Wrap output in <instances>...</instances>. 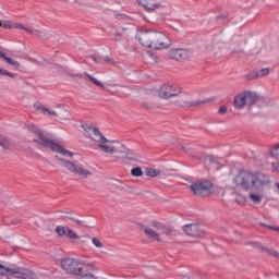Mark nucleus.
<instances>
[{"mask_svg": "<svg viewBox=\"0 0 279 279\" xmlns=\"http://www.w3.org/2000/svg\"><path fill=\"white\" fill-rule=\"evenodd\" d=\"M234 182L243 191L254 189L258 193H265L271 186V177L263 172L242 171L234 178Z\"/></svg>", "mask_w": 279, "mask_h": 279, "instance_id": "1", "label": "nucleus"}, {"mask_svg": "<svg viewBox=\"0 0 279 279\" xmlns=\"http://www.w3.org/2000/svg\"><path fill=\"white\" fill-rule=\"evenodd\" d=\"M136 40L147 49L160 51L161 49H169L171 39L165 33L154 29L140 31L136 34Z\"/></svg>", "mask_w": 279, "mask_h": 279, "instance_id": "2", "label": "nucleus"}, {"mask_svg": "<svg viewBox=\"0 0 279 279\" xmlns=\"http://www.w3.org/2000/svg\"><path fill=\"white\" fill-rule=\"evenodd\" d=\"M27 128L31 132L37 134L38 140H34L33 143H36L37 145H39V147H45V149H50V151L61 154V156L73 158V153H71V150L64 149L58 142L51 140V137H49V134L40 131L38 128H36V125L28 124Z\"/></svg>", "mask_w": 279, "mask_h": 279, "instance_id": "3", "label": "nucleus"}, {"mask_svg": "<svg viewBox=\"0 0 279 279\" xmlns=\"http://www.w3.org/2000/svg\"><path fill=\"white\" fill-rule=\"evenodd\" d=\"M82 128L86 132L87 136H89L92 141H94V143H98V149H101L102 151H105V154H119L118 147L106 145V143H108V140L102 136L99 129L88 124H83Z\"/></svg>", "mask_w": 279, "mask_h": 279, "instance_id": "4", "label": "nucleus"}, {"mask_svg": "<svg viewBox=\"0 0 279 279\" xmlns=\"http://www.w3.org/2000/svg\"><path fill=\"white\" fill-rule=\"evenodd\" d=\"M56 158L59 162H61L64 169H66L70 173H73L74 175H78V178H83L84 180H86V178H90V175H93V172L90 170L84 168V166L80 163H75L71 160H66L58 156H56Z\"/></svg>", "mask_w": 279, "mask_h": 279, "instance_id": "5", "label": "nucleus"}, {"mask_svg": "<svg viewBox=\"0 0 279 279\" xmlns=\"http://www.w3.org/2000/svg\"><path fill=\"white\" fill-rule=\"evenodd\" d=\"M0 276H14L17 279H27L33 276V271L27 268L19 267L14 264H0Z\"/></svg>", "mask_w": 279, "mask_h": 279, "instance_id": "6", "label": "nucleus"}, {"mask_svg": "<svg viewBox=\"0 0 279 279\" xmlns=\"http://www.w3.org/2000/svg\"><path fill=\"white\" fill-rule=\"evenodd\" d=\"M181 94L182 87L171 83H163L157 90L159 99H171V97H178Z\"/></svg>", "mask_w": 279, "mask_h": 279, "instance_id": "7", "label": "nucleus"}, {"mask_svg": "<svg viewBox=\"0 0 279 279\" xmlns=\"http://www.w3.org/2000/svg\"><path fill=\"white\" fill-rule=\"evenodd\" d=\"M190 190L197 197H206L207 195H210V181H196L190 185Z\"/></svg>", "mask_w": 279, "mask_h": 279, "instance_id": "8", "label": "nucleus"}, {"mask_svg": "<svg viewBox=\"0 0 279 279\" xmlns=\"http://www.w3.org/2000/svg\"><path fill=\"white\" fill-rule=\"evenodd\" d=\"M168 58H170V60H175L177 62H186L193 58V52L192 50L184 48H171L168 51Z\"/></svg>", "mask_w": 279, "mask_h": 279, "instance_id": "9", "label": "nucleus"}, {"mask_svg": "<svg viewBox=\"0 0 279 279\" xmlns=\"http://www.w3.org/2000/svg\"><path fill=\"white\" fill-rule=\"evenodd\" d=\"M182 230L184 234H186L187 236H193V238L206 236V230L202 225H197V223L184 225L182 227Z\"/></svg>", "mask_w": 279, "mask_h": 279, "instance_id": "10", "label": "nucleus"}, {"mask_svg": "<svg viewBox=\"0 0 279 279\" xmlns=\"http://www.w3.org/2000/svg\"><path fill=\"white\" fill-rule=\"evenodd\" d=\"M140 230L144 232L146 239H149L150 241H157L158 243H160V233L156 232L150 227L140 225Z\"/></svg>", "mask_w": 279, "mask_h": 279, "instance_id": "11", "label": "nucleus"}, {"mask_svg": "<svg viewBox=\"0 0 279 279\" xmlns=\"http://www.w3.org/2000/svg\"><path fill=\"white\" fill-rule=\"evenodd\" d=\"M136 2L147 12H156L160 8V3L157 0H136Z\"/></svg>", "mask_w": 279, "mask_h": 279, "instance_id": "12", "label": "nucleus"}, {"mask_svg": "<svg viewBox=\"0 0 279 279\" xmlns=\"http://www.w3.org/2000/svg\"><path fill=\"white\" fill-rule=\"evenodd\" d=\"M37 110H40L43 114H51L52 117H60L62 121H66L69 119L70 113L66 111V109H63L59 112V114L50 109H47L45 107H37Z\"/></svg>", "mask_w": 279, "mask_h": 279, "instance_id": "13", "label": "nucleus"}, {"mask_svg": "<svg viewBox=\"0 0 279 279\" xmlns=\"http://www.w3.org/2000/svg\"><path fill=\"white\" fill-rule=\"evenodd\" d=\"M150 226L156 228V230H161L162 234H166V236H171V234H173V227H169L158 220H153Z\"/></svg>", "mask_w": 279, "mask_h": 279, "instance_id": "14", "label": "nucleus"}, {"mask_svg": "<svg viewBox=\"0 0 279 279\" xmlns=\"http://www.w3.org/2000/svg\"><path fill=\"white\" fill-rule=\"evenodd\" d=\"M233 106L236 110H243L244 106H247V101L245 99V92L238 94L233 99Z\"/></svg>", "mask_w": 279, "mask_h": 279, "instance_id": "15", "label": "nucleus"}, {"mask_svg": "<svg viewBox=\"0 0 279 279\" xmlns=\"http://www.w3.org/2000/svg\"><path fill=\"white\" fill-rule=\"evenodd\" d=\"M203 104H206V100L189 101V100L181 99L178 101V105L181 108H199V106H203Z\"/></svg>", "mask_w": 279, "mask_h": 279, "instance_id": "16", "label": "nucleus"}, {"mask_svg": "<svg viewBox=\"0 0 279 279\" xmlns=\"http://www.w3.org/2000/svg\"><path fill=\"white\" fill-rule=\"evenodd\" d=\"M244 97L246 99V106H254V104H256V101L260 99V96H258L256 92H252V90H245Z\"/></svg>", "mask_w": 279, "mask_h": 279, "instance_id": "17", "label": "nucleus"}, {"mask_svg": "<svg viewBox=\"0 0 279 279\" xmlns=\"http://www.w3.org/2000/svg\"><path fill=\"white\" fill-rule=\"evenodd\" d=\"M0 60H3V62H7V64H10L11 66H14V69H21V63L16 60H13L12 58L5 56V52L0 50Z\"/></svg>", "mask_w": 279, "mask_h": 279, "instance_id": "18", "label": "nucleus"}, {"mask_svg": "<svg viewBox=\"0 0 279 279\" xmlns=\"http://www.w3.org/2000/svg\"><path fill=\"white\" fill-rule=\"evenodd\" d=\"M264 197L265 195H263V192H258V191L252 192L251 194H248V199L253 204H262Z\"/></svg>", "mask_w": 279, "mask_h": 279, "instance_id": "19", "label": "nucleus"}, {"mask_svg": "<svg viewBox=\"0 0 279 279\" xmlns=\"http://www.w3.org/2000/svg\"><path fill=\"white\" fill-rule=\"evenodd\" d=\"M223 159L217 157V156H211L210 158V165H211V169H214V171H219V169H221V167H223Z\"/></svg>", "mask_w": 279, "mask_h": 279, "instance_id": "20", "label": "nucleus"}, {"mask_svg": "<svg viewBox=\"0 0 279 279\" xmlns=\"http://www.w3.org/2000/svg\"><path fill=\"white\" fill-rule=\"evenodd\" d=\"M118 154H121V158H126V160H138V157L136 156V154H134L132 150L130 149H123V150H119Z\"/></svg>", "mask_w": 279, "mask_h": 279, "instance_id": "21", "label": "nucleus"}, {"mask_svg": "<svg viewBox=\"0 0 279 279\" xmlns=\"http://www.w3.org/2000/svg\"><path fill=\"white\" fill-rule=\"evenodd\" d=\"M270 70L269 68H264L259 71H254L253 73H251L253 80H258V77H267V75H269Z\"/></svg>", "mask_w": 279, "mask_h": 279, "instance_id": "22", "label": "nucleus"}, {"mask_svg": "<svg viewBox=\"0 0 279 279\" xmlns=\"http://www.w3.org/2000/svg\"><path fill=\"white\" fill-rule=\"evenodd\" d=\"M268 156H270V158L279 160V144H276L272 147H270V149L268 150Z\"/></svg>", "mask_w": 279, "mask_h": 279, "instance_id": "23", "label": "nucleus"}, {"mask_svg": "<svg viewBox=\"0 0 279 279\" xmlns=\"http://www.w3.org/2000/svg\"><path fill=\"white\" fill-rule=\"evenodd\" d=\"M262 252H264L268 256H272L274 258H278L279 259L278 251H276V250H274L271 247L264 246V251H262Z\"/></svg>", "mask_w": 279, "mask_h": 279, "instance_id": "24", "label": "nucleus"}, {"mask_svg": "<svg viewBox=\"0 0 279 279\" xmlns=\"http://www.w3.org/2000/svg\"><path fill=\"white\" fill-rule=\"evenodd\" d=\"M0 75L5 76L7 77H11L12 80H16L19 77V74L14 73V72H10L8 70H3V68L0 66Z\"/></svg>", "mask_w": 279, "mask_h": 279, "instance_id": "25", "label": "nucleus"}, {"mask_svg": "<svg viewBox=\"0 0 279 279\" xmlns=\"http://www.w3.org/2000/svg\"><path fill=\"white\" fill-rule=\"evenodd\" d=\"M85 75L86 77H88V80H90V82H93V84H95V86H99L100 88H102V90H106V86H104V84L100 81H97V78H95L93 75L86 72Z\"/></svg>", "mask_w": 279, "mask_h": 279, "instance_id": "26", "label": "nucleus"}, {"mask_svg": "<svg viewBox=\"0 0 279 279\" xmlns=\"http://www.w3.org/2000/svg\"><path fill=\"white\" fill-rule=\"evenodd\" d=\"M69 227L58 226L56 232L59 236H68Z\"/></svg>", "mask_w": 279, "mask_h": 279, "instance_id": "27", "label": "nucleus"}, {"mask_svg": "<svg viewBox=\"0 0 279 279\" xmlns=\"http://www.w3.org/2000/svg\"><path fill=\"white\" fill-rule=\"evenodd\" d=\"M0 147L3 149H10V141L8 137L0 134Z\"/></svg>", "mask_w": 279, "mask_h": 279, "instance_id": "28", "label": "nucleus"}, {"mask_svg": "<svg viewBox=\"0 0 279 279\" xmlns=\"http://www.w3.org/2000/svg\"><path fill=\"white\" fill-rule=\"evenodd\" d=\"M146 175H148V178H157V175H160V170H156L154 168H147Z\"/></svg>", "mask_w": 279, "mask_h": 279, "instance_id": "29", "label": "nucleus"}, {"mask_svg": "<svg viewBox=\"0 0 279 279\" xmlns=\"http://www.w3.org/2000/svg\"><path fill=\"white\" fill-rule=\"evenodd\" d=\"M13 27L15 28V29H23L24 32H26L27 34H31V35H34V29H32V28H27V27H25L23 24H13Z\"/></svg>", "mask_w": 279, "mask_h": 279, "instance_id": "30", "label": "nucleus"}, {"mask_svg": "<svg viewBox=\"0 0 279 279\" xmlns=\"http://www.w3.org/2000/svg\"><path fill=\"white\" fill-rule=\"evenodd\" d=\"M131 175H133V178H141L143 175V169H141V167L133 168Z\"/></svg>", "mask_w": 279, "mask_h": 279, "instance_id": "31", "label": "nucleus"}, {"mask_svg": "<svg viewBox=\"0 0 279 279\" xmlns=\"http://www.w3.org/2000/svg\"><path fill=\"white\" fill-rule=\"evenodd\" d=\"M68 239H80V235H77V233H75V231H73V229H70L68 227Z\"/></svg>", "mask_w": 279, "mask_h": 279, "instance_id": "32", "label": "nucleus"}, {"mask_svg": "<svg viewBox=\"0 0 279 279\" xmlns=\"http://www.w3.org/2000/svg\"><path fill=\"white\" fill-rule=\"evenodd\" d=\"M0 27H4L7 29H13L14 28L12 22H10V21L0 22Z\"/></svg>", "mask_w": 279, "mask_h": 279, "instance_id": "33", "label": "nucleus"}, {"mask_svg": "<svg viewBox=\"0 0 279 279\" xmlns=\"http://www.w3.org/2000/svg\"><path fill=\"white\" fill-rule=\"evenodd\" d=\"M251 245L255 247V250H258L259 252H263L265 250V245L260 242H252Z\"/></svg>", "mask_w": 279, "mask_h": 279, "instance_id": "34", "label": "nucleus"}, {"mask_svg": "<svg viewBox=\"0 0 279 279\" xmlns=\"http://www.w3.org/2000/svg\"><path fill=\"white\" fill-rule=\"evenodd\" d=\"M113 40H114V43H121V40H123V34H121L119 32H114L113 33Z\"/></svg>", "mask_w": 279, "mask_h": 279, "instance_id": "35", "label": "nucleus"}, {"mask_svg": "<svg viewBox=\"0 0 279 279\" xmlns=\"http://www.w3.org/2000/svg\"><path fill=\"white\" fill-rule=\"evenodd\" d=\"M245 202H246L245 196L236 195V197H235L236 204H240V206H243V205H245Z\"/></svg>", "mask_w": 279, "mask_h": 279, "instance_id": "36", "label": "nucleus"}, {"mask_svg": "<svg viewBox=\"0 0 279 279\" xmlns=\"http://www.w3.org/2000/svg\"><path fill=\"white\" fill-rule=\"evenodd\" d=\"M92 243L95 245V247H104V243H101V241H99L97 238H93Z\"/></svg>", "mask_w": 279, "mask_h": 279, "instance_id": "37", "label": "nucleus"}, {"mask_svg": "<svg viewBox=\"0 0 279 279\" xmlns=\"http://www.w3.org/2000/svg\"><path fill=\"white\" fill-rule=\"evenodd\" d=\"M228 19V15H226V14H220V15H218L216 19H215V21H216V23H221V21H226Z\"/></svg>", "mask_w": 279, "mask_h": 279, "instance_id": "38", "label": "nucleus"}, {"mask_svg": "<svg viewBox=\"0 0 279 279\" xmlns=\"http://www.w3.org/2000/svg\"><path fill=\"white\" fill-rule=\"evenodd\" d=\"M218 112H219V114H226V112H228V107L221 106V107L218 109Z\"/></svg>", "mask_w": 279, "mask_h": 279, "instance_id": "39", "label": "nucleus"}, {"mask_svg": "<svg viewBox=\"0 0 279 279\" xmlns=\"http://www.w3.org/2000/svg\"><path fill=\"white\" fill-rule=\"evenodd\" d=\"M271 167H272V170L276 172V173H279V162H272L271 163Z\"/></svg>", "mask_w": 279, "mask_h": 279, "instance_id": "40", "label": "nucleus"}, {"mask_svg": "<svg viewBox=\"0 0 279 279\" xmlns=\"http://www.w3.org/2000/svg\"><path fill=\"white\" fill-rule=\"evenodd\" d=\"M142 108H145L146 110H149L151 106H149V102L143 101L141 102Z\"/></svg>", "mask_w": 279, "mask_h": 279, "instance_id": "41", "label": "nucleus"}, {"mask_svg": "<svg viewBox=\"0 0 279 279\" xmlns=\"http://www.w3.org/2000/svg\"><path fill=\"white\" fill-rule=\"evenodd\" d=\"M65 219H70L71 221H75V223H77V226H83V223H84L81 220L73 219L72 217H65Z\"/></svg>", "mask_w": 279, "mask_h": 279, "instance_id": "42", "label": "nucleus"}, {"mask_svg": "<svg viewBox=\"0 0 279 279\" xmlns=\"http://www.w3.org/2000/svg\"><path fill=\"white\" fill-rule=\"evenodd\" d=\"M104 60H105V62H107V63L114 64V61H113V59H112L110 56L105 57Z\"/></svg>", "mask_w": 279, "mask_h": 279, "instance_id": "43", "label": "nucleus"}, {"mask_svg": "<svg viewBox=\"0 0 279 279\" xmlns=\"http://www.w3.org/2000/svg\"><path fill=\"white\" fill-rule=\"evenodd\" d=\"M198 158H199V160L203 159L205 162V166L207 167L206 162H208V156L206 157V155L203 154V155H199Z\"/></svg>", "mask_w": 279, "mask_h": 279, "instance_id": "44", "label": "nucleus"}, {"mask_svg": "<svg viewBox=\"0 0 279 279\" xmlns=\"http://www.w3.org/2000/svg\"><path fill=\"white\" fill-rule=\"evenodd\" d=\"M35 36H38V38H43V36L45 35V33L40 32V31H34Z\"/></svg>", "mask_w": 279, "mask_h": 279, "instance_id": "45", "label": "nucleus"}, {"mask_svg": "<svg viewBox=\"0 0 279 279\" xmlns=\"http://www.w3.org/2000/svg\"><path fill=\"white\" fill-rule=\"evenodd\" d=\"M259 226H262L263 228H269L270 230H271V228H274L272 226L265 225V223H263V222H260Z\"/></svg>", "mask_w": 279, "mask_h": 279, "instance_id": "46", "label": "nucleus"}, {"mask_svg": "<svg viewBox=\"0 0 279 279\" xmlns=\"http://www.w3.org/2000/svg\"><path fill=\"white\" fill-rule=\"evenodd\" d=\"M270 230H275L276 232H279V228L278 227H270Z\"/></svg>", "mask_w": 279, "mask_h": 279, "instance_id": "47", "label": "nucleus"}, {"mask_svg": "<svg viewBox=\"0 0 279 279\" xmlns=\"http://www.w3.org/2000/svg\"><path fill=\"white\" fill-rule=\"evenodd\" d=\"M17 223H19V221H16V220H12V221H11V225H12V226H16Z\"/></svg>", "mask_w": 279, "mask_h": 279, "instance_id": "48", "label": "nucleus"}, {"mask_svg": "<svg viewBox=\"0 0 279 279\" xmlns=\"http://www.w3.org/2000/svg\"><path fill=\"white\" fill-rule=\"evenodd\" d=\"M92 60H94V62H99V60H97V57H92Z\"/></svg>", "mask_w": 279, "mask_h": 279, "instance_id": "49", "label": "nucleus"}, {"mask_svg": "<svg viewBox=\"0 0 279 279\" xmlns=\"http://www.w3.org/2000/svg\"><path fill=\"white\" fill-rule=\"evenodd\" d=\"M181 149H182L183 151H189V149H187L186 147H184V146H182Z\"/></svg>", "mask_w": 279, "mask_h": 279, "instance_id": "50", "label": "nucleus"}, {"mask_svg": "<svg viewBox=\"0 0 279 279\" xmlns=\"http://www.w3.org/2000/svg\"><path fill=\"white\" fill-rule=\"evenodd\" d=\"M123 34H128V28H122Z\"/></svg>", "mask_w": 279, "mask_h": 279, "instance_id": "51", "label": "nucleus"}, {"mask_svg": "<svg viewBox=\"0 0 279 279\" xmlns=\"http://www.w3.org/2000/svg\"><path fill=\"white\" fill-rule=\"evenodd\" d=\"M210 189L213 190V189H215V186L211 184V185H210ZM211 193H213V191H211Z\"/></svg>", "mask_w": 279, "mask_h": 279, "instance_id": "52", "label": "nucleus"}]
</instances>
